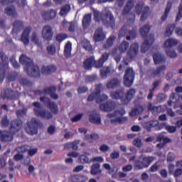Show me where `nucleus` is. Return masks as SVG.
<instances>
[{
    "label": "nucleus",
    "mask_w": 182,
    "mask_h": 182,
    "mask_svg": "<svg viewBox=\"0 0 182 182\" xmlns=\"http://www.w3.org/2000/svg\"><path fill=\"white\" fill-rule=\"evenodd\" d=\"M22 120L14 119L9 128L10 132L0 130V141H4L5 143L12 141L14 140V135L22 129Z\"/></svg>",
    "instance_id": "nucleus-1"
},
{
    "label": "nucleus",
    "mask_w": 182,
    "mask_h": 182,
    "mask_svg": "<svg viewBox=\"0 0 182 182\" xmlns=\"http://www.w3.org/2000/svg\"><path fill=\"white\" fill-rule=\"evenodd\" d=\"M23 65L24 69H26V72L28 76H31V77H39V76H41L39 66L34 65L33 60L26 57V55L23 56Z\"/></svg>",
    "instance_id": "nucleus-2"
},
{
    "label": "nucleus",
    "mask_w": 182,
    "mask_h": 182,
    "mask_svg": "<svg viewBox=\"0 0 182 182\" xmlns=\"http://www.w3.org/2000/svg\"><path fill=\"white\" fill-rule=\"evenodd\" d=\"M130 28H132V26H130V25L129 24H124V26H122L119 31V38H124V36H127V41H132V39H136L137 36L136 29H130Z\"/></svg>",
    "instance_id": "nucleus-3"
},
{
    "label": "nucleus",
    "mask_w": 182,
    "mask_h": 182,
    "mask_svg": "<svg viewBox=\"0 0 182 182\" xmlns=\"http://www.w3.org/2000/svg\"><path fill=\"white\" fill-rule=\"evenodd\" d=\"M126 114V109L124 108H121L118 110H115L113 113L107 114V117L111 119L110 122L112 124H116V123H124L127 122V117H119L124 116ZM114 117V119H113Z\"/></svg>",
    "instance_id": "nucleus-4"
},
{
    "label": "nucleus",
    "mask_w": 182,
    "mask_h": 182,
    "mask_svg": "<svg viewBox=\"0 0 182 182\" xmlns=\"http://www.w3.org/2000/svg\"><path fill=\"white\" fill-rule=\"evenodd\" d=\"M0 58L2 60V63L0 61V82H4L6 72L9 70V58L4 52H0Z\"/></svg>",
    "instance_id": "nucleus-5"
},
{
    "label": "nucleus",
    "mask_w": 182,
    "mask_h": 182,
    "mask_svg": "<svg viewBox=\"0 0 182 182\" xmlns=\"http://www.w3.org/2000/svg\"><path fill=\"white\" fill-rule=\"evenodd\" d=\"M101 21L106 26L114 28V17L113 16V14H112V12L109 11V9H105L102 10L101 13Z\"/></svg>",
    "instance_id": "nucleus-6"
},
{
    "label": "nucleus",
    "mask_w": 182,
    "mask_h": 182,
    "mask_svg": "<svg viewBox=\"0 0 182 182\" xmlns=\"http://www.w3.org/2000/svg\"><path fill=\"white\" fill-rule=\"evenodd\" d=\"M143 6H144V1H139L135 6V12L138 14V15H140L142 11V14L140 18V21L142 22L144 21L145 19H147L150 15V7L146 6L143 9Z\"/></svg>",
    "instance_id": "nucleus-7"
},
{
    "label": "nucleus",
    "mask_w": 182,
    "mask_h": 182,
    "mask_svg": "<svg viewBox=\"0 0 182 182\" xmlns=\"http://www.w3.org/2000/svg\"><path fill=\"white\" fill-rule=\"evenodd\" d=\"M136 73L132 68H127L125 69L124 75V85L126 87H132L134 82V76Z\"/></svg>",
    "instance_id": "nucleus-8"
},
{
    "label": "nucleus",
    "mask_w": 182,
    "mask_h": 182,
    "mask_svg": "<svg viewBox=\"0 0 182 182\" xmlns=\"http://www.w3.org/2000/svg\"><path fill=\"white\" fill-rule=\"evenodd\" d=\"M139 43H133L131 44L124 58L131 62L133 59H136V58H137V55H139Z\"/></svg>",
    "instance_id": "nucleus-9"
},
{
    "label": "nucleus",
    "mask_w": 182,
    "mask_h": 182,
    "mask_svg": "<svg viewBox=\"0 0 182 182\" xmlns=\"http://www.w3.org/2000/svg\"><path fill=\"white\" fill-rule=\"evenodd\" d=\"M36 95H50L51 99L54 100H58L59 99V96L56 94V87L51 86L48 87L44 88L43 90H36Z\"/></svg>",
    "instance_id": "nucleus-10"
},
{
    "label": "nucleus",
    "mask_w": 182,
    "mask_h": 182,
    "mask_svg": "<svg viewBox=\"0 0 182 182\" xmlns=\"http://www.w3.org/2000/svg\"><path fill=\"white\" fill-rule=\"evenodd\" d=\"M154 160L153 156H144L142 158V160H136L135 161V166L139 168V170H141V168H146L150 166L151 163Z\"/></svg>",
    "instance_id": "nucleus-11"
},
{
    "label": "nucleus",
    "mask_w": 182,
    "mask_h": 182,
    "mask_svg": "<svg viewBox=\"0 0 182 182\" xmlns=\"http://www.w3.org/2000/svg\"><path fill=\"white\" fill-rule=\"evenodd\" d=\"M38 126H39V121L36 120V119L33 118L28 123L27 127H26V132L28 134H36L38 133Z\"/></svg>",
    "instance_id": "nucleus-12"
},
{
    "label": "nucleus",
    "mask_w": 182,
    "mask_h": 182,
    "mask_svg": "<svg viewBox=\"0 0 182 182\" xmlns=\"http://www.w3.org/2000/svg\"><path fill=\"white\" fill-rule=\"evenodd\" d=\"M42 37L46 41H52L53 38V28L50 25H46L41 31Z\"/></svg>",
    "instance_id": "nucleus-13"
},
{
    "label": "nucleus",
    "mask_w": 182,
    "mask_h": 182,
    "mask_svg": "<svg viewBox=\"0 0 182 182\" xmlns=\"http://www.w3.org/2000/svg\"><path fill=\"white\" fill-rule=\"evenodd\" d=\"M134 96H136V89L130 88L128 90L125 94V96L124 95V97L122 98V105H129Z\"/></svg>",
    "instance_id": "nucleus-14"
},
{
    "label": "nucleus",
    "mask_w": 182,
    "mask_h": 182,
    "mask_svg": "<svg viewBox=\"0 0 182 182\" xmlns=\"http://www.w3.org/2000/svg\"><path fill=\"white\" fill-rule=\"evenodd\" d=\"M34 113L36 116L41 117V119H44L45 120H50V119L53 117L52 113L46 109L39 110L38 109H34Z\"/></svg>",
    "instance_id": "nucleus-15"
},
{
    "label": "nucleus",
    "mask_w": 182,
    "mask_h": 182,
    "mask_svg": "<svg viewBox=\"0 0 182 182\" xmlns=\"http://www.w3.org/2000/svg\"><path fill=\"white\" fill-rule=\"evenodd\" d=\"M154 43V35L151 34L147 37L146 40L142 43L141 47V52L146 53L149 50V48Z\"/></svg>",
    "instance_id": "nucleus-16"
},
{
    "label": "nucleus",
    "mask_w": 182,
    "mask_h": 182,
    "mask_svg": "<svg viewBox=\"0 0 182 182\" xmlns=\"http://www.w3.org/2000/svg\"><path fill=\"white\" fill-rule=\"evenodd\" d=\"M93 39L95 42H102L106 39V33L103 31V28H97L94 33Z\"/></svg>",
    "instance_id": "nucleus-17"
},
{
    "label": "nucleus",
    "mask_w": 182,
    "mask_h": 182,
    "mask_svg": "<svg viewBox=\"0 0 182 182\" xmlns=\"http://www.w3.org/2000/svg\"><path fill=\"white\" fill-rule=\"evenodd\" d=\"M41 16L44 21H52V19L56 18V11L53 9L43 11L41 12Z\"/></svg>",
    "instance_id": "nucleus-18"
},
{
    "label": "nucleus",
    "mask_w": 182,
    "mask_h": 182,
    "mask_svg": "<svg viewBox=\"0 0 182 182\" xmlns=\"http://www.w3.org/2000/svg\"><path fill=\"white\" fill-rule=\"evenodd\" d=\"M88 114L90 123H93L94 124H102V118L100 117V114H97V112L92 111L90 112Z\"/></svg>",
    "instance_id": "nucleus-19"
},
{
    "label": "nucleus",
    "mask_w": 182,
    "mask_h": 182,
    "mask_svg": "<svg viewBox=\"0 0 182 182\" xmlns=\"http://www.w3.org/2000/svg\"><path fill=\"white\" fill-rule=\"evenodd\" d=\"M100 109L102 112H112L116 109V103L113 101H107L105 104L100 105Z\"/></svg>",
    "instance_id": "nucleus-20"
},
{
    "label": "nucleus",
    "mask_w": 182,
    "mask_h": 182,
    "mask_svg": "<svg viewBox=\"0 0 182 182\" xmlns=\"http://www.w3.org/2000/svg\"><path fill=\"white\" fill-rule=\"evenodd\" d=\"M122 85V80L119 78H112L109 80L107 84V89H116V87H119Z\"/></svg>",
    "instance_id": "nucleus-21"
},
{
    "label": "nucleus",
    "mask_w": 182,
    "mask_h": 182,
    "mask_svg": "<svg viewBox=\"0 0 182 182\" xmlns=\"http://www.w3.org/2000/svg\"><path fill=\"white\" fill-rule=\"evenodd\" d=\"M109 56H110V54L109 53H104L101 55L100 58L95 63L96 69L102 68L103 65L105 64V62L108 60Z\"/></svg>",
    "instance_id": "nucleus-22"
},
{
    "label": "nucleus",
    "mask_w": 182,
    "mask_h": 182,
    "mask_svg": "<svg viewBox=\"0 0 182 182\" xmlns=\"http://www.w3.org/2000/svg\"><path fill=\"white\" fill-rule=\"evenodd\" d=\"M1 96L3 99H8L9 100H14L16 98L15 95V92L12 89H6L3 92H1Z\"/></svg>",
    "instance_id": "nucleus-23"
},
{
    "label": "nucleus",
    "mask_w": 182,
    "mask_h": 182,
    "mask_svg": "<svg viewBox=\"0 0 182 182\" xmlns=\"http://www.w3.org/2000/svg\"><path fill=\"white\" fill-rule=\"evenodd\" d=\"M153 59L155 65H163V63H166V57L160 53L154 54Z\"/></svg>",
    "instance_id": "nucleus-24"
},
{
    "label": "nucleus",
    "mask_w": 182,
    "mask_h": 182,
    "mask_svg": "<svg viewBox=\"0 0 182 182\" xmlns=\"http://www.w3.org/2000/svg\"><path fill=\"white\" fill-rule=\"evenodd\" d=\"M157 126H159V121L157 120L149 121L142 124V127L147 130V132H151V129H154V127H157Z\"/></svg>",
    "instance_id": "nucleus-25"
},
{
    "label": "nucleus",
    "mask_w": 182,
    "mask_h": 182,
    "mask_svg": "<svg viewBox=\"0 0 182 182\" xmlns=\"http://www.w3.org/2000/svg\"><path fill=\"white\" fill-rule=\"evenodd\" d=\"M134 0H128L122 11V15H129L130 11L134 8Z\"/></svg>",
    "instance_id": "nucleus-26"
},
{
    "label": "nucleus",
    "mask_w": 182,
    "mask_h": 182,
    "mask_svg": "<svg viewBox=\"0 0 182 182\" xmlns=\"http://www.w3.org/2000/svg\"><path fill=\"white\" fill-rule=\"evenodd\" d=\"M96 65V60H95V57H90V58L86 59L84 62H83V68L86 70H90V69H92V66H95Z\"/></svg>",
    "instance_id": "nucleus-27"
},
{
    "label": "nucleus",
    "mask_w": 182,
    "mask_h": 182,
    "mask_svg": "<svg viewBox=\"0 0 182 182\" xmlns=\"http://www.w3.org/2000/svg\"><path fill=\"white\" fill-rule=\"evenodd\" d=\"M54 72H56V66L55 65H44L41 68V73L43 75H50V73Z\"/></svg>",
    "instance_id": "nucleus-28"
},
{
    "label": "nucleus",
    "mask_w": 182,
    "mask_h": 182,
    "mask_svg": "<svg viewBox=\"0 0 182 182\" xmlns=\"http://www.w3.org/2000/svg\"><path fill=\"white\" fill-rule=\"evenodd\" d=\"M90 168V174L92 176H97L98 174H102V171L100 169V164L99 163L93 164Z\"/></svg>",
    "instance_id": "nucleus-29"
},
{
    "label": "nucleus",
    "mask_w": 182,
    "mask_h": 182,
    "mask_svg": "<svg viewBox=\"0 0 182 182\" xmlns=\"http://www.w3.org/2000/svg\"><path fill=\"white\" fill-rule=\"evenodd\" d=\"M70 180L71 182H85L88 180V178L83 175H73L70 176Z\"/></svg>",
    "instance_id": "nucleus-30"
},
{
    "label": "nucleus",
    "mask_w": 182,
    "mask_h": 182,
    "mask_svg": "<svg viewBox=\"0 0 182 182\" xmlns=\"http://www.w3.org/2000/svg\"><path fill=\"white\" fill-rule=\"evenodd\" d=\"M31 41L34 43V45H36V46H42V41L39 39V36L36 31L32 33Z\"/></svg>",
    "instance_id": "nucleus-31"
},
{
    "label": "nucleus",
    "mask_w": 182,
    "mask_h": 182,
    "mask_svg": "<svg viewBox=\"0 0 182 182\" xmlns=\"http://www.w3.org/2000/svg\"><path fill=\"white\" fill-rule=\"evenodd\" d=\"M112 99H115L116 100L120 99L122 102V99H123L124 96V90H119L118 91L112 92L110 95Z\"/></svg>",
    "instance_id": "nucleus-32"
},
{
    "label": "nucleus",
    "mask_w": 182,
    "mask_h": 182,
    "mask_svg": "<svg viewBox=\"0 0 182 182\" xmlns=\"http://www.w3.org/2000/svg\"><path fill=\"white\" fill-rule=\"evenodd\" d=\"M148 110H149V112H151L153 114H159V113H161L162 111L161 106H154L151 102H149L148 104Z\"/></svg>",
    "instance_id": "nucleus-33"
},
{
    "label": "nucleus",
    "mask_w": 182,
    "mask_h": 182,
    "mask_svg": "<svg viewBox=\"0 0 182 182\" xmlns=\"http://www.w3.org/2000/svg\"><path fill=\"white\" fill-rule=\"evenodd\" d=\"M64 56L70 58L72 56V43L68 41L64 47Z\"/></svg>",
    "instance_id": "nucleus-34"
},
{
    "label": "nucleus",
    "mask_w": 182,
    "mask_h": 182,
    "mask_svg": "<svg viewBox=\"0 0 182 182\" xmlns=\"http://www.w3.org/2000/svg\"><path fill=\"white\" fill-rule=\"evenodd\" d=\"M151 28V26H150V24L149 23H147L146 24H145L144 26H143L142 27L140 28L139 32H140L141 36H143V38H146V36H147V35H149Z\"/></svg>",
    "instance_id": "nucleus-35"
},
{
    "label": "nucleus",
    "mask_w": 182,
    "mask_h": 182,
    "mask_svg": "<svg viewBox=\"0 0 182 182\" xmlns=\"http://www.w3.org/2000/svg\"><path fill=\"white\" fill-rule=\"evenodd\" d=\"M32 31V27L28 26L24 29L23 32V44L28 45L29 43V34Z\"/></svg>",
    "instance_id": "nucleus-36"
},
{
    "label": "nucleus",
    "mask_w": 182,
    "mask_h": 182,
    "mask_svg": "<svg viewBox=\"0 0 182 182\" xmlns=\"http://www.w3.org/2000/svg\"><path fill=\"white\" fill-rule=\"evenodd\" d=\"M5 14L8 15V16H12V18H16V16H18L16 10L14 6L6 7L5 9Z\"/></svg>",
    "instance_id": "nucleus-37"
},
{
    "label": "nucleus",
    "mask_w": 182,
    "mask_h": 182,
    "mask_svg": "<svg viewBox=\"0 0 182 182\" xmlns=\"http://www.w3.org/2000/svg\"><path fill=\"white\" fill-rule=\"evenodd\" d=\"M92 22V14H85L82 18V26L84 28H87L90 26V23Z\"/></svg>",
    "instance_id": "nucleus-38"
},
{
    "label": "nucleus",
    "mask_w": 182,
    "mask_h": 182,
    "mask_svg": "<svg viewBox=\"0 0 182 182\" xmlns=\"http://www.w3.org/2000/svg\"><path fill=\"white\" fill-rule=\"evenodd\" d=\"M129 46H130L129 42L123 41L118 46V50H119L120 53H124V52H127V49H129Z\"/></svg>",
    "instance_id": "nucleus-39"
},
{
    "label": "nucleus",
    "mask_w": 182,
    "mask_h": 182,
    "mask_svg": "<svg viewBox=\"0 0 182 182\" xmlns=\"http://www.w3.org/2000/svg\"><path fill=\"white\" fill-rule=\"evenodd\" d=\"M178 43V41H177V40L173 38H169L165 41L164 46L166 49H170L171 48H173V46H176Z\"/></svg>",
    "instance_id": "nucleus-40"
},
{
    "label": "nucleus",
    "mask_w": 182,
    "mask_h": 182,
    "mask_svg": "<svg viewBox=\"0 0 182 182\" xmlns=\"http://www.w3.org/2000/svg\"><path fill=\"white\" fill-rule=\"evenodd\" d=\"M116 41V36L114 35L110 36L106 41V43L103 46L105 49H109L111 46H113V43Z\"/></svg>",
    "instance_id": "nucleus-41"
},
{
    "label": "nucleus",
    "mask_w": 182,
    "mask_h": 182,
    "mask_svg": "<svg viewBox=\"0 0 182 182\" xmlns=\"http://www.w3.org/2000/svg\"><path fill=\"white\" fill-rule=\"evenodd\" d=\"M110 73H112V68L110 66L103 68L100 70V75L102 79H106V77H107V75H110Z\"/></svg>",
    "instance_id": "nucleus-42"
},
{
    "label": "nucleus",
    "mask_w": 182,
    "mask_h": 182,
    "mask_svg": "<svg viewBox=\"0 0 182 182\" xmlns=\"http://www.w3.org/2000/svg\"><path fill=\"white\" fill-rule=\"evenodd\" d=\"M166 69H167V67H166L165 65L157 67L156 69L152 71L151 76H154V77H156V76H159V75H160L161 72H164Z\"/></svg>",
    "instance_id": "nucleus-43"
},
{
    "label": "nucleus",
    "mask_w": 182,
    "mask_h": 182,
    "mask_svg": "<svg viewBox=\"0 0 182 182\" xmlns=\"http://www.w3.org/2000/svg\"><path fill=\"white\" fill-rule=\"evenodd\" d=\"M102 167H104V168H105V170H107L109 174H113V173H116L117 171H119L117 167L114 166L112 168V166L109 164H104L102 165Z\"/></svg>",
    "instance_id": "nucleus-44"
},
{
    "label": "nucleus",
    "mask_w": 182,
    "mask_h": 182,
    "mask_svg": "<svg viewBox=\"0 0 182 182\" xmlns=\"http://www.w3.org/2000/svg\"><path fill=\"white\" fill-rule=\"evenodd\" d=\"M129 62H131V61H129V59H127L126 57H124L122 61L121 62V64L118 67V70L120 72H123V70H124V69H126V66H129Z\"/></svg>",
    "instance_id": "nucleus-45"
},
{
    "label": "nucleus",
    "mask_w": 182,
    "mask_h": 182,
    "mask_svg": "<svg viewBox=\"0 0 182 182\" xmlns=\"http://www.w3.org/2000/svg\"><path fill=\"white\" fill-rule=\"evenodd\" d=\"M142 112H143V107H137L132 109V110L129 112V116H131V117H134V116H137Z\"/></svg>",
    "instance_id": "nucleus-46"
},
{
    "label": "nucleus",
    "mask_w": 182,
    "mask_h": 182,
    "mask_svg": "<svg viewBox=\"0 0 182 182\" xmlns=\"http://www.w3.org/2000/svg\"><path fill=\"white\" fill-rule=\"evenodd\" d=\"M81 45L85 50H87L88 52L92 51V45H90V42L87 39H83L81 42Z\"/></svg>",
    "instance_id": "nucleus-47"
},
{
    "label": "nucleus",
    "mask_w": 182,
    "mask_h": 182,
    "mask_svg": "<svg viewBox=\"0 0 182 182\" xmlns=\"http://www.w3.org/2000/svg\"><path fill=\"white\" fill-rule=\"evenodd\" d=\"M176 28V24H170L166 27V31L165 33V36L168 37L171 36L173 34V32L174 31V29Z\"/></svg>",
    "instance_id": "nucleus-48"
},
{
    "label": "nucleus",
    "mask_w": 182,
    "mask_h": 182,
    "mask_svg": "<svg viewBox=\"0 0 182 182\" xmlns=\"http://www.w3.org/2000/svg\"><path fill=\"white\" fill-rule=\"evenodd\" d=\"M171 2H168L165 12L161 16V21H166V19H167V16H168V14L170 13V9H171Z\"/></svg>",
    "instance_id": "nucleus-49"
},
{
    "label": "nucleus",
    "mask_w": 182,
    "mask_h": 182,
    "mask_svg": "<svg viewBox=\"0 0 182 182\" xmlns=\"http://www.w3.org/2000/svg\"><path fill=\"white\" fill-rule=\"evenodd\" d=\"M47 107H48L50 112H52V113H54V114H58V112H59L58 105H56V103H55L54 102H52Z\"/></svg>",
    "instance_id": "nucleus-50"
},
{
    "label": "nucleus",
    "mask_w": 182,
    "mask_h": 182,
    "mask_svg": "<svg viewBox=\"0 0 182 182\" xmlns=\"http://www.w3.org/2000/svg\"><path fill=\"white\" fill-rule=\"evenodd\" d=\"M166 53L168 58H177V53L173 48H166Z\"/></svg>",
    "instance_id": "nucleus-51"
},
{
    "label": "nucleus",
    "mask_w": 182,
    "mask_h": 182,
    "mask_svg": "<svg viewBox=\"0 0 182 182\" xmlns=\"http://www.w3.org/2000/svg\"><path fill=\"white\" fill-rule=\"evenodd\" d=\"M16 77H18V73L15 71H11L7 76V79L9 82H14V80H16Z\"/></svg>",
    "instance_id": "nucleus-52"
},
{
    "label": "nucleus",
    "mask_w": 182,
    "mask_h": 182,
    "mask_svg": "<svg viewBox=\"0 0 182 182\" xmlns=\"http://www.w3.org/2000/svg\"><path fill=\"white\" fill-rule=\"evenodd\" d=\"M10 63L14 69H19L21 65L17 63L16 57L15 55H12L10 58Z\"/></svg>",
    "instance_id": "nucleus-53"
},
{
    "label": "nucleus",
    "mask_w": 182,
    "mask_h": 182,
    "mask_svg": "<svg viewBox=\"0 0 182 182\" xmlns=\"http://www.w3.org/2000/svg\"><path fill=\"white\" fill-rule=\"evenodd\" d=\"M69 11H70V6L69 5L63 6L61 8V10L60 11V16H65V15L68 14V12H69Z\"/></svg>",
    "instance_id": "nucleus-54"
},
{
    "label": "nucleus",
    "mask_w": 182,
    "mask_h": 182,
    "mask_svg": "<svg viewBox=\"0 0 182 182\" xmlns=\"http://www.w3.org/2000/svg\"><path fill=\"white\" fill-rule=\"evenodd\" d=\"M117 49H114L112 51V55L114 56V60L119 63L120 62V60H122V53L119 54H117Z\"/></svg>",
    "instance_id": "nucleus-55"
},
{
    "label": "nucleus",
    "mask_w": 182,
    "mask_h": 182,
    "mask_svg": "<svg viewBox=\"0 0 182 182\" xmlns=\"http://www.w3.org/2000/svg\"><path fill=\"white\" fill-rule=\"evenodd\" d=\"M47 52L48 55H55L56 53V47L55 45L51 44L47 46Z\"/></svg>",
    "instance_id": "nucleus-56"
},
{
    "label": "nucleus",
    "mask_w": 182,
    "mask_h": 182,
    "mask_svg": "<svg viewBox=\"0 0 182 182\" xmlns=\"http://www.w3.org/2000/svg\"><path fill=\"white\" fill-rule=\"evenodd\" d=\"M14 29H18L20 31V29H22V26H23V22L21 21H15L13 23Z\"/></svg>",
    "instance_id": "nucleus-57"
},
{
    "label": "nucleus",
    "mask_w": 182,
    "mask_h": 182,
    "mask_svg": "<svg viewBox=\"0 0 182 182\" xmlns=\"http://www.w3.org/2000/svg\"><path fill=\"white\" fill-rule=\"evenodd\" d=\"M28 149H25V151H28V156H35L38 153V149L34 148V149H31V146H27Z\"/></svg>",
    "instance_id": "nucleus-58"
},
{
    "label": "nucleus",
    "mask_w": 182,
    "mask_h": 182,
    "mask_svg": "<svg viewBox=\"0 0 182 182\" xmlns=\"http://www.w3.org/2000/svg\"><path fill=\"white\" fill-rule=\"evenodd\" d=\"M165 129L168 133H171V134L176 133V132H177L176 127L171 126V125H166L165 127Z\"/></svg>",
    "instance_id": "nucleus-59"
},
{
    "label": "nucleus",
    "mask_w": 182,
    "mask_h": 182,
    "mask_svg": "<svg viewBox=\"0 0 182 182\" xmlns=\"http://www.w3.org/2000/svg\"><path fill=\"white\" fill-rule=\"evenodd\" d=\"M0 123L2 127H8V126H9V119H8V117H3Z\"/></svg>",
    "instance_id": "nucleus-60"
},
{
    "label": "nucleus",
    "mask_w": 182,
    "mask_h": 182,
    "mask_svg": "<svg viewBox=\"0 0 182 182\" xmlns=\"http://www.w3.org/2000/svg\"><path fill=\"white\" fill-rule=\"evenodd\" d=\"M68 38V34L66 33H60L56 36V41L58 42H62L63 41H65Z\"/></svg>",
    "instance_id": "nucleus-61"
},
{
    "label": "nucleus",
    "mask_w": 182,
    "mask_h": 182,
    "mask_svg": "<svg viewBox=\"0 0 182 182\" xmlns=\"http://www.w3.org/2000/svg\"><path fill=\"white\" fill-rule=\"evenodd\" d=\"M40 102H43L47 106V107L50 105V104L52 102L50 101V99L46 97H40Z\"/></svg>",
    "instance_id": "nucleus-62"
},
{
    "label": "nucleus",
    "mask_w": 182,
    "mask_h": 182,
    "mask_svg": "<svg viewBox=\"0 0 182 182\" xmlns=\"http://www.w3.org/2000/svg\"><path fill=\"white\" fill-rule=\"evenodd\" d=\"M166 99H167V97L166 96V95L163 93H159L156 97V101L159 102V103L161 102H164Z\"/></svg>",
    "instance_id": "nucleus-63"
},
{
    "label": "nucleus",
    "mask_w": 182,
    "mask_h": 182,
    "mask_svg": "<svg viewBox=\"0 0 182 182\" xmlns=\"http://www.w3.org/2000/svg\"><path fill=\"white\" fill-rule=\"evenodd\" d=\"M79 160L82 164L89 163V158L86 156V155H80L79 157Z\"/></svg>",
    "instance_id": "nucleus-64"
}]
</instances>
